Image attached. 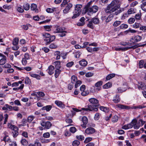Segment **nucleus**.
Masks as SVG:
<instances>
[{
    "label": "nucleus",
    "instance_id": "1",
    "mask_svg": "<svg viewBox=\"0 0 146 146\" xmlns=\"http://www.w3.org/2000/svg\"><path fill=\"white\" fill-rule=\"evenodd\" d=\"M119 2L118 0H114L108 5L105 9L106 13H111L119 8Z\"/></svg>",
    "mask_w": 146,
    "mask_h": 146
},
{
    "label": "nucleus",
    "instance_id": "2",
    "mask_svg": "<svg viewBox=\"0 0 146 146\" xmlns=\"http://www.w3.org/2000/svg\"><path fill=\"white\" fill-rule=\"evenodd\" d=\"M55 31L54 33H61V34L58 35V36L60 37H63L66 36V33H67L66 31H64L62 28L59 26H57L55 27Z\"/></svg>",
    "mask_w": 146,
    "mask_h": 146
},
{
    "label": "nucleus",
    "instance_id": "3",
    "mask_svg": "<svg viewBox=\"0 0 146 146\" xmlns=\"http://www.w3.org/2000/svg\"><path fill=\"white\" fill-rule=\"evenodd\" d=\"M145 45V44H143L142 45H135L134 46H132L131 47H130L129 48H116L115 49V50L116 51H120V50H122V51H125L126 50H127L128 49H135L137 47H140V46H144Z\"/></svg>",
    "mask_w": 146,
    "mask_h": 146
},
{
    "label": "nucleus",
    "instance_id": "4",
    "mask_svg": "<svg viewBox=\"0 0 146 146\" xmlns=\"http://www.w3.org/2000/svg\"><path fill=\"white\" fill-rule=\"evenodd\" d=\"M98 9V7L97 6L95 5L92 7H90L87 11L88 12V14L90 15H91V13L92 14L93 13H95L97 12Z\"/></svg>",
    "mask_w": 146,
    "mask_h": 146
},
{
    "label": "nucleus",
    "instance_id": "5",
    "mask_svg": "<svg viewBox=\"0 0 146 146\" xmlns=\"http://www.w3.org/2000/svg\"><path fill=\"white\" fill-rule=\"evenodd\" d=\"M81 110L86 111H87L88 110L91 111H96L98 110V109L97 108H96L94 106L89 105L88 106V108H82L81 109Z\"/></svg>",
    "mask_w": 146,
    "mask_h": 146
},
{
    "label": "nucleus",
    "instance_id": "6",
    "mask_svg": "<svg viewBox=\"0 0 146 146\" xmlns=\"http://www.w3.org/2000/svg\"><path fill=\"white\" fill-rule=\"evenodd\" d=\"M121 12V9L117 10L114 13L111 14L107 18L106 20V23H108L110 22L113 18L114 14L115 15H117L118 14Z\"/></svg>",
    "mask_w": 146,
    "mask_h": 146
},
{
    "label": "nucleus",
    "instance_id": "7",
    "mask_svg": "<svg viewBox=\"0 0 146 146\" xmlns=\"http://www.w3.org/2000/svg\"><path fill=\"white\" fill-rule=\"evenodd\" d=\"M40 124L43 127H44V129H48L50 128L52 125L51 123L49 121L44 122L42 121L41 122Z\"/></svg>",
    "mask_w": 146,
    "mask_h": 146
},
{
    "label": "nucleus",
    "instance_id": "8",
    "mask_svg": "<svg viewBox=\"0 0 146 146\" xmlns=\"http://www.w3.org/2000/svg\"><path fill=\"white\" fill-rule=\"evenodd\" d=\"M95 131L96 130L94 128L89 127L86 129L85 133L86 135H90L94 133Z\"/></svg>",
    "mask_w": 146,
    "mask_h": 146
},
{
    "label": "nucleus",
    "instance_id": "9",
    "mask_svg": "<svg viewBox=\"0 0 146 146\" xmlns=\"http://www.w3.org/2000/svg\"><path fill=\"white\" fill-rule=\"evenodd\" d=\"M131 123L133 124V127L135 129H138L139 128L140 126V123L139 121L137 122V120L136 119H133L131 122Z\"/></svg>",
    "mask_w": 146,
    "mask_h": 146
},
{
    "label": "nucleus",
    "instance_id": "10",
    "mask_svg": "<svg viewBox=\"0 0 146 146\" xmlns=\"http://www.w3.org/2000/svg\"><path fill=\"white\" fill-rule=\"evenodd\" d=\"M89 101L92 104H93V106L95 107L99 106V101L94 98H91L89 100Z\"/></svg>",
    "mask_w": 146,
    "mask_h": 146
},
{
    "label": "nucleus",
    "instance_id": "11",
    "mask_svg": "<svg viewBox=\"0 0 146 146\" xmlns=\"http://www.w3.org/2000/svg\"><path fill=\"white\" fill-rule=\"evenodd\" d=\"M73 5L71 3H68L67 4L65 9L63 10V12L64 14H66L68 13L70 9L72 7Z\"/></svg>",
    "mask_w": 146,
    "mask_h": 146
},
{
    "label": "nucleus",
    "instance_id": "12",
    "mask_svg": "<svg viewBox=\"0 0 146 146\" xmlns=\"http://www.w3.org/2000/svg\"><path fill=\"white\" fill-rule=\"evenodd\" d=\"M82 5L80 4H76L75 7L74 11L81 13L82 12Z\"/></svg>",
    "mask_w": 146,
    "mask_h": 146
},
{
    "label": "nucleus",
    "instance_id": "13",
    "mask_svg": "<svg viewBox=\"0 0 146 146\" xmlns=\"http://www.w3.org/2000/svg\"><path fill=\"white\" fill-rule=\"evenodd\" d=\"M54 66L52 65L50 66L47 70L48 74L50 75L53 74L54 73Z\"/></svg>",
    "mask_w": 146,
    "mask_h": 146
},
{
    "label": "nucleus",
    "instance_id": "14",
    "mask_svg": "<svg viewBox=\"0 0 146 146\" xmlns=\"http://www.w3.org/2000/svg\"><path fill=\"white\" fill-rule=\"evenodd\" d=\"M2 109L4 110H8L9 111H11L13 110V108L12 106L6 104L2 108Z\"/></svg>",
    "mask_w": 146,
    "mask_h": 146
},
{
    "label": "nucleus",
    "instance_id": "15",
    "mask_svg": "<svg viewBox=\"0 0 146 146\" xmlns=\"http://www.w3.org/2000/svg\"><path fill=\"white\" fill-rule=\"evenodd\" d=\"M13 130L12 133L13 134V136L14 137H15L18 135L19 133L18 131V128L17 127H15V128Z\"/></svg>",
    "mask_w": 146,
    "mask_h": 146
},
{
    "label": "nucleus",
    "instance_id": "16",
    "mask_svg": "<svg viewBox=\"0 0 146 146\" xmlns=\"http://www.w3.org/2000/svg\"><path fill=\"white\" fill-rule=\"evenodd\" d=\"M125 86L126 87L124 88L122 87L121 88L119 87L117 88V93H122L123 92L125 91L127 88V86Z\"/></svg>",
    "mask_w": 146,
    "mask_h": 146
},
{
    "label": "nucleus",
    "instance_id": "17",
    "mask_svg": "<svg viewBox=\"0 0 146 146\" xmlns=\"http://www.w3.org/2000/svg\"><path fill=\"white\" fill-rule=\"evenodd\" d=\"M55 103L58 106L60 107L63 108L64 107V104L61 101L58 100H56L55 102Z\"/></svg>",
    "mask_w": 146,
    "mask_h": 146
},
{
    "label": "nucleus",
    "instance_id": "18",
    "mask_svg": "<svg viewBox=\"0 0 146 146\" xmlns=\"http://www.w3.org/2000/svg\"><path fill=\"white\" fill-rule=\"evenodd\" d=\"M120 101V98L118 95H116L114 96L113 100V101L115 103L119 102Z\"/></svg>",
    "mask_w": 146,
    "mask_h": 146
},
{
    "label": "nucleus",
    "instance_id": "19",
    "mask_svg": "<svg viewBox=\"0 0 146 146\" xmlns=\"http://www.w3.org/2000/svg\"><path fill=\"white\" fill-rule=\"evenodd\" d=\"M80 64L82 66H85L87 64V62L85 59H83L79 62Z\"/></svg>",
    "mask_w": 146,
    "mask_h": 146
},
{
    "label": "nucleus",
    "instance_id": "20",
    "mask_svg": "<svg viewBox=\"0 0 146 146\" xmlns=\"http://www.w3.org/2000/svg\"><path fill=\"white\" fill-rule=\"evenodd\" d=\"M29 75L31 77L35 78L37 80L40 79V76L38 74H34L31 72H30Z\"/></svg>",
    "mask_w": 146,
    "mask_h": 146
},
{
    "label": "nucleus",
    "instance_id": "21",
    "mask_svg": "<svg viewBox=\"0 0 146 146\" xmlns=\"http://www.w3.org/2000/svg\"><path fill=\"white\" fill-rule=\"evenodd\" d=\"M7 62V58L5 56H4V57L0 60V65H3Z\"/></svg>",
    "mask_w": 146,
    "mask_h": 146
},
{
    "label": "nucleus",
    "instance_id": "22",
    "mask_svg": "<svg viewBox=\"0 0 146 146\" xmlns=\"http://www.w3.org/2000/svg\"><path fill=\"white\" fill-rule=\"evenodd\" d=\"M52 108V106L50 105H48L43 107L42 108L41 110H46L47 111H48L51 109Z\"/></svg>",
    "mask_w": 146,
    "mask_h": 146
},
{
    "label": "nucleus",
    "instance_id": "23",
    "mask_svg": "<svg viewBox=\"0 0 146 146\" xmlns=\"http://www.w3.org/2000/svg\"><path fill=\"white\" fill-rule=\"evenodd\" d=\"M118 108L123 109H129L128 106H127L122 104H118L116 106Z\"/></svg>",
    "mask_w": 146,
    "mask_h": 146
},
{
    "label": "nucleus",
    "instance_id": "24",
    "mask_svg": "<svg viewBox=\"0 0 146 146\" xmlns=\"http://www.w3.org/2000/svg\"><path fill=\"white\" fill-rule=\"evenodd\" d=\"M54 64L55 65V68L56 69H59L60 68V61L58 60L54 62Z\"/></svg>",
    "mask_w": 146,
    "mask_h": 146
},
{
    "label": "nucleus",
    "instance_id": "25",
    "mask_svg": "<svg viewBox=\"0 0 146 146\" xmlns=\"http://www.w3.org/2000/svg\"><path fill=\"white\" fill-rule=\"evenodd\" d=\"M112 84L110 82H108L103 86V88L104 89H108L110 88L112 86Z\"/></svg>",
    "mask_w": 146,
    "mask_h": 146
},
{
    "label": "nucleus",
    "instance_id": "26",
    "mask_svg": "<svg viewBox=\"0 0 146 146\" xmlns=\"http://www.w3.org/2000/svg\"><path fill=\"white\" fill-rule=\"evenodd\" d=\"M135 36H133L130 39V42H131V43L129 44L131 45H133L134 44V43L135 42Z\"/></svg>",
    "mask_w": 146,
    "mask_h": 146
},
{
    "label": "nucleus",
    "instance_id": "27",
    "mask_svg": "<svg viewBox=\"0 0 146 146\" xmlns=\"http://www.w3.org/2000/svg\"><path fill=\"white\" fill-rule=\"evenodd\" d=\"M100 108L101 110L105 112H108L109 111V108H106L104 106H100Z\"/></svg>",
    "mask_w": 146,
    "mask_h": 146
},
{
    "label": "nucleus",
    "instance_id": "28",
    "mask_svg": "<svg viewBox=\"0 0 146 146\" xmlns=\"http://www.w3.org/2000/svg\"><path fill=\"white\" fill-rule=\"evenodd\" d=\"M73 15L72 17V19H74L78 17L80 15L81 13H79L77 12H75V11H74L73 12Z\"/></svg>",
    "mask_w": 146,
    "mask_h": 146
},
{
    "label": "nucleus",
    "instance_id": "29",
    "mask_svg": "<svg viewBox=\"0 0 146 146\" xmlns=\"http://www.w3.org/2000/svg\"><path fill=\"white\" fill-rule=\"evenodd\" d=\"M61 72V70L59 69H56V70H55V73L54 74V76L56 78L58 77Z\"/></svg>",
    "mask_w": 146,
    "mask_h": 146
},
{
    "label": "nucleus",
    "instance_id": "30",
    "mask_svg": "<svg viewBox=\"0 0 146 146\" xmlns=\"http://www.w3.org/2000/svg\"><path fill=\"white\" fill-rule=\"evenodd\" d=\"M93 23L94 24H98L99 23V19L97 18H94L92 19V20Z\"/></svg>",
    "mask_w": 146,
    "mask_h": 146
},
{
    "label": "nucleus",
    "instance_id": "31",
    "mask_svg": "<svg viewBox=\"0 0 146 146\" xmlns=\"http://www.w3.org/2000/svg\"><path fill=\"white\" fill-rule=\"evenodd\" d=\"M115 74H109L106 76V79L107 80H109L115 77Z\"/></svg>",
    "mask_w": 146,
    "mask_h": 146
},
{
    "label": "nucleus",
    "instance_id": "32",
    "mask_svg": "<svg viewBox=\"0 0 146 146\" xmlns=\"http://www.w3.org/2000/svg\"><path fill=\"white\" fill-rule=\"evenodd\" d=\"M31 83V80L29 77L28 76L26 77L25 79V83L27 84H30Z\"/></svg>",
    "mask_w": 146,
    "mask_h": 146
},
{
    "label": "nucleus",
    "instance_id": "33",
    "mask_svg": "<svg viewBox=\"0 0 146 146\" xmlns=\"http://www.w3.org/2000/svg\"><path fill=\"white\" fill-rule=\"evenodd\" d=\"M19 39L18 38H15L13 41V44L14 45H17L19 43Z\"/></svg>",
    "mask_w": 146,
    "mask_h": 146
},
{
    "label": "nucleus",
    "instance_id": "34",
    "mask_svg": "<svg viewBox=\"0 0 146 146\" xmlns=\"http://www.w3.org/2000/svg\"><path fill=\"white\" fill-rule=\"evenodd\" d=\"M87 26L89 28L92 29H93L94 26L93 24L92 21H91L89 22L87 24Z\"/></svg>",
    "mask_w": 146,
    "mask_h": 146
},
{
    "label": "nucleus",
    "instance_id": "35",
    "mask_svg": "<svg viewBox=\"0 0 146 146\" xmlns=\"http://www.w3.org/2000/svg\"><path fill=\"white\" fill-rule=\"evenodd\" d=\"M92 1H90L89 2L87 5L85 6L84 7V9H85V11L87 12V11L88 10L89 8H90V5H91L92 3Z\"/></svg>",
    "mask_w": 146,
    "mask_h": 146
},
{
    "label": "nucleus",
    "instance_id": "36",
    "mask_svg": "<svg viewBox=\"0 0 146 146\" xmlns=\"http://www.w3.org/2000/svg\"><path fill=\"white\" fill-rule=\"evenodd\" d=\"M56 9L55 8H53L52 9L48 8L46 9V11L48 13H52L54 11H56Z\"/></svg>",
    "mask_w": 146,
    "mask_h": 146
},
{
    "label": "nucleus",
    "instance_id": "37",
    "mask_svg": "<svg viewBox=\"0 0 146 146\" xmlns=\"http://www.w3.org/2000/svg\"><path fill=\"white\" fill-rule=\"evenodd\" d=\"M60 52L59 51H56L54 53V55L56 56V59L58 60H59L60 58Z\"/></svg>",
    "mask_w": 146,
    "mask_h": 146
},
{
    "label": "nucleus",
    "instance_id": "38",
    "mask_svg": "<svg viewBox=\"0 0 146 146\" xmlns=\"http://www.w3.org/2000/svg\"><path fill=\"white\" fill-rule=\"evenodd\" d=\"M77 80V78L76 76H72L71 77V82L72 84L74 83Z\"/></svg>",
    "mask_w": 146,
    "mask_h": 146
},
{
    "label": "nucleus",
    "instance_id": "39",
    "mask_svg": "<svg viewBox=\"0 0 146 146\" xmlns=\"http://www.w3.org/2000/svg\"><path fill=\"white\" fill-rule=\"evenodd\" d=\"M144 61L143 60H140L139 62V68H141L143 67Z\"/></svg>",
    "mask_w": 146,
    "mask_h": 146
},
{
    "label": "nucleus",
    "instance_id": "40",
    "mask_svg": "<svg viewBox=\"0 0 146 146\" xmlns=\"http://www.w3.org/2000/svg\"><path fill=\"white\" fill-rule=\"evenodd\" d=\"M37 7L36 5L35 4H32L31 6V9L32 11H35V12L36 11V9Z\"/></svg>",
    "mask_w": 146,
    "mask_h": 146
},
{
    "label": "nucleus",
    "instance_id": "41",
    "mask_svg": "<svg viewBox=\"0 0 146 146\" xmlns=\"http://www.w3.org/2000/svg\"><path fill=\"white\" fill-rule=\"evenodd\" d=\"M21 144L23 145H27L28 144V141L25 139H22L21 141Z\"/></svg>",
    "mask_w": 146,
    "mask_h": 146
},
{
    "label": "nucleus",
    "instance_id": "42",
    "mask_svg": "<svg viewBox=\"0 0 146 146\" xmlns=\"http://www.w3.org/2000/svg\"><path fill=\"white\" fill-rule=\"evenodd\" d=\"M23 9L26 11L28 10L30 8V5L28 3L25 4L23 5Z\"/></svg>",
    "mask_w": 146,
    "mask_h": 146
},
{
    "label": "nucleus",
    "instance_id": "43",
    "mask_svg": "<svg viewBox=\"0 0 146 146\" xmlns=\"http://www.w3.org/2000/svg\"><path fill=\"white\" fill-rule=\"evenodd\" d=\"M80 144V141L78 140H75L72 143L73 146H78Z\"/></svg>",
    "mask_w": 146,
    "mask_h": 146
},
{
    "label": "nucleus",
    "instance_id": "44",
    "mask_svg": "<svg viewBox=\"0 0 146 146\" xmlns=\"http://www.w3.org/2000/svg\"><path fill=\"white\" fill-rule=\"evenodd\" d=\"M103 82L101 81H100L96 82L95 84V86L97 87H100L102 84Z\"/></svg>",
    "mask_w": 146,
    "mask_h": 146
},
{
    "label": "nucleus",
    "instance_id": "45",
    "mask_svg": "<svg viewBox=\"0 0 146 146\" xmlns=\"http://www.w3.org/2000/svg\"><path fill=\"white\" fill-rule=\"evenodd\" d=\"M3 141L5 142H11V141L10 140V139L9 137L8 136H5L3 138Z\"/></svg>",
    "mask_w": 146,
    "mask_h": 146
},
{
    "label": "nucleus",
    "instance_id": "46",
    "mask_svg": "<svg viewBox=\"0 0 146 146\" xmlns=\"http://www.w3.org/2000/svg\"><path fill=\"white\" fill-rule=\"evenodd\" d=\"M68 0H63L62 2V3L60 6L61 7H64L65 5L68 4Z\"/></svg>",
    "mask_w": 146,
    "mask_h": 146
},
{
    "label": "nucleus",
    "instance_id": "47",
    "mask_svg": "<svg viewBox=\"0 0 146 146\" xmlns=\"http://www.w3.org/2000/svg\"><path fill=\"white\" fill-rule=\"evenodd\" d=\"M118 117L116 115H115L113 116L112 119V121L113 122H117L118 120Z\"/></svg>",
    "mask_w": 146,
    "mask_h": 146
},
{
    "label": "nucleus",
    "instance_id": "48",
    "mask_svg": "<svg viewBox=\"0 0 146 146\" xmlns=\"http://www.w3.org/2000/svg\"><path fill=\"white\" fill-rule=\"evenodd\" d=\"M128 26L126 24H122L120 26V28L121 29H125L128 27Z\"/></svg>",
    "mask_w": 146,
    "mask_h": 146
},
{
    "label": "nucleus",
    "instance_id": "49",
    "mask_svg": "<svg viewBox=\"0 0 146 146\" xmlns=\"http://www.w3.org/2000/svg\"><path fill=\"white\" fill-rule=\"evenodd\" d=\"M82 53L79 51H78L75 53V57L76 58H78L80 57Z\"/></svg>",
    "mask_w": 146,
    "mask_h": 146
},
{
    "label": "nucleus",
    "instance_id": "50",
    "mask_svg": "<svg viewBox=\"0 0 146 146\" xmlns=\"http://www.w3.org/2000/svg\"><path fill=\"white\" fill-rule=\"evenodd\" d=\"M135 42H137L140 41L142 39V37L139 35H137L135 36Z\"/></svg>",
    "mask_w": 146,
    "mask_h": 146
},
{
    "label": "nucleus",
    "instance_id": "51",
    "mask_svg": "<svg viewBox=\"0 0 146 146\" xmlns=\"http://www.w3.org/2000/svg\"><path fill=\"white\" fill-rule=\"evenodd\" d=\"M82 82L80 80H78L76 82V83L75 85V87L76 88H77L79 86L82 84Z\"/></svg>",
    "mask_w": 146,
    "mask_h": 146
},
{
    "label": "nucleus",
    "instance_id": "52",
    "mask_svg": "<svg viewBox=\"0 0 146 146\" xmlns=\"http://www.w3.org/2000/svg\"><path fill=\"white\" fill-rule=\"evenodd\" d=\"M76 137L77 139L80 141H82L84 139V137L82 135L76 136Z\"/></svg>",
    "mask_w": 146,
    "mask_h": 146
},
{
    "label": "nucleus",
    "instance_id": "53",
    "mask_svg": "<svg viewBox=\"0 0 146 146\" xmlns=\"http://www.w3.org/2000/svg\"><path fill=\"white\" fill-rule=\"evenodd\" d=\"M49 47L51 49H54L57 47V46L54 43H52L50 45Z\"/></svg>",
    "mask_w": 146,
    "mask_h": 146
},
{
    "label": "nucleus",
    "instance_id": "54",
    "mask_svg": "<svg viewBox=\"0 0 146 146\" xmlns=\"http://www.w3.org/2000/svg\"><path fill=\"white\" fill-rule=\"evenodd\" d=\"M51 26L46 25L44 26V28L47 31H49L51 30Z\"/></svg>",
    "mask_w": 146,
    "mask_h": 146
},
{
    "label": "nucleus",
    "instance_id": "55",
    "mask_svg": "<svg viewBox=\"0 0 146 146\" xmlns=\"http://www.w3.org/2000/svg\"><path fill=\"white\" fill-rule=\"evenodd\" d=\"M8 127L9 128L11 129L12 130H13L15 127H17L14 125H13L11 123H8Z\"/></svg>",
    "mask_w": 146,
    "mask_h": 146
},
{
    "label": "nucleus",
    "instance_id": "56",
    "mask_svg": "<svg viewBox=\"0 0 146 146\" xmlns=\"http://www.w3.org/2000/svg\"><path fill=\"white\" fill-rule=\"evenodd\" d=\"M100 114L99 113H96L94 117V119L96 120H98L100 118Z\"/></svg>",
    "mask_w": 146,
    "mask_h": 146
},
{
    "label": "nucleus",
    "instance_id": "57",
    "mask_svg": "<svg viewBox=\"0 0 146 146\" xmlns=\"http://www.w3.org/2000/svg\"><path fill=\"white\" fill-rule=\"evenodd\" d=\"M50 39V38H44V40L46 42L45 43L46 45L49 44L51 42Z\"/></svg>",
    "mask_w": 146,
    "mask_h": 146
},
{
    "label": "nucleus",
    "instance_id": "58",
    "mask_svg": "<svg viewBox=\"0 0 146 146\" xmlns=\"http://www.w3.org/2000/svg\"><path fill=\"white\" fill-rule=\"evenodd\" d=\"M141 14L140 13H139L136 14L135 16V18L137 20H140L141 19Z\"/></svg>",
    "mask_w": 146,
    "mask_h": 146
},
{
    "label": "nucleus",
    "instance_id": "59",
    "mask_svg": "<svg viewBox=\"0 0 146 146\" xmlns=\"http://www.w3.org/2000/svg\"><path fill=\"white\" fill-rule=\"evenodd\" d=\"M82 121L83 123H87L88 122V119L87 117L86 116H83L82 118Z\"/></svg>",
    "mask_w": 146,
    "mask_h": 146
},
{
    "label": "nucleus",
    "instance_id": "60",
    "mask_svg": "<svg viewBox=\"0 0 146 146\" xmlns=\"http://www.w3.org/2000/svg\"><path fill=\"white\" fill-rule=\"evenodd\" d=\"M141 7L142 10L146 12V4L142 3L141 5Z\"/></svg>",
    "mask_w": 146,
    "mask_h": 146
},
{
    "label": "nucleus",
    "instance_id": "61",
    "mask_svg": "<svg viewBox=\"0 0 146 146\" xmlns=\"http://www.w3.org/2000/svg\"><path fill=\"white\" fill-rule=\"evenodd\" d=\"M92 140V138L91 137H87L86 138L84 142L85 143H87L91 141Z\"/></svg>",
    "mask_w": 146,
    "mask_h": 146
},
{
    "label": "nucleus",
    "instance_id": "62",
    "mask_svg": "<svg viewBox=\"0 0 146 146\" xmlns=\"http://www.w3.org/2000/svg\"><path fill=\"white\" fill-rule=\"evenodd\" d=\"M17 10L18 12L20 13H22L24 12L23 9L20 7H17Z\"/></svg>",
    "mask_w": 146,
    "mask_h": 146
},
{
    "label": "nucleus",
    "instance_id": "63",
    "mask_svg": "<svg viewBox=\"0 0 146 146\" xmlns=\"http://www.w3.org/2000/svg\"><path fill=\"white\" fill-rule=\"evenodd\" d=\"M34 117L33 116H30L28 117L27 119L28 122L30 123L34 119Z\"/></svg>",
    "mask_w": 146,
    "mask_h": 146
},
{
    "label": "nucleus",
    "instance_id": "64",
    "mask_svg": "<svg viewBox=\"0 0 146 146\" xmlns=\"http://www.w3.org/2000/svg\"><path fill=\"white\" fill-rule=\"evenodd\" d=\"M121 24V22L119 21H116L114 22L113 25L114 27H116Z\"/></svg>",
    "mask_w": 146,
    "mask_h": 146
}]
</instances>
